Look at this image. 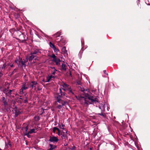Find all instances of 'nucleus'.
<instances>
[{
  "label": "nucleus",
  "instance_id": "obj_33",
  "mask_svg": "<svg viewBox=\"0 0 150 150\" xmlns=\"http://www.w3.org/2000/svg\"><path fill=\"white\" fill-rule=\"evenodd\" d=\"M12 91V90H10L9 91H8V93H7V95L6 96H9L11 94V92Z\"/></svg>",
  "mask_w": 150,
  "mask_h": 150
},
{
  "label": "nucleus",
  "instance_id": "obj_55",
  "mask_svg": "<svg viewBox=\"0 0 150 150\" xmlns=\"http://www.w3.org/2000/svg\"><path fill=\"white\" fill-rule=\"evenodd\" d=\"M22 36L23 37H24V36H25V35H23V34H22L20 35L19 36L20 37V36Z\"/></svg>",
  "mask_w": 150,
  "mask_h": 150
},
{
  "label": "nucleus",
  "instance_id": "obj_34",
  "mask_svg": "<svg viewBox=\"0 0 150 150\" xmlns=\"http://www.w3.org/2000/svg\"><path fill=\"white\" fill-rule=\"evenodd\" d=\"M95 98V96H94L93 95V96H91L90 95L89 97L88 98V99L89 100H90L91 99H93L94 98Z\"/></svg>",
  "mask_w": 150,
  "mask_h": 150
},
{
  "label": "nucleus",
  "instance_id": "obj_48",
  "mask_svg": "<svg viewBox=\"0 0 150 150\" xmlns=\"http://www.w3.org/2000/svg\"><path fill=\"white\" fill-rule=\"evenodd\" d=\"M13 110H14L15 112L17 110L16 106H15V107L13 108Z\"/></svg>",
  "mask_w": 150,
  "mask_h": 150
},
{
  "label": "nucleus",
  "instance_id": "obj_11",
  "mask_svg": "<svg viewBox=\"0 0 150 150\" xmlns=\"http://www.w3.org/2000/svg\"><path fill=\"white\" fill-rule=\"evenodd\" d=\"M67 92V93L71 95H74V91H72L71 89V88H69V89H68L66 91Z\"/></svg>",
  "mask_w": 150,
  "mask_h": 150
},
{
  "label": "nucleus",
  "instance_id": "obj_16",
  "mask_svg": "<svg viewBox=\"0 0 150 150\" xmlns=\"http://www.w3.org/2000/svg\"><path fill=\"white\" fill-rule=\"evenodd\" d=\"M100 106H99V108L101 110V111L103 112L104 110H105V107L104 106V104H101L100 105Z\"/></svg>",
  "mask_w": 150,
  "mask_h": 150
},
{
  "label": "nucleus",
  "instance_id": "obj_2",
  "mask_svg": "<svg viewBox=\"0 0 150 150\" xmlns=\"http://www.w3.org/2000/svg\"><path fill=\"white\" fill-rule=\"evenodd\" d=\"M51 57L53 58L52 61L55 63L57 65L59 66L60 65L61 60L59 58L57 57L54 54H53Z\"/></svg>",
  "mask_w": 150,
  "mask_h": 150
},
{
  "label": "nucleus",
  "instance_id": "obj_27",
  "mask_svg": "<svg viewBox=\"0 0 150 150\" xmlns=\"http://www.w3.org/2000/svg\"><path fill=\"white\" fill-rule=\"evenodd\" d=\"M62 51L64 53H66L67 52V50H66V48L65 47H64L62 48Z\"/></svg>",
  "mask_w": 150,
  "mask_h": 150
},
{
  "label": "nucleus",
  "instance_id": "obj_18",
  "mask_svg": "<svg viewBox=\"0 0 150 150\" xmlns=\"http://www.w3.org/2000/svg\"><path fill=\"white\" fill-rule=\"evenodd\" d=\"M49 146L50 147V148L49 149L50 150H53L57 147V146L55 145H53L52 144H50Z\"/></svg>",
  "mask_w": 150,
  "mask_h": 150
},
{
  "label": "nucleus",
  "instance_id": "obj_43",
  "mask_svg": "<svg viewBox=\"0 0 150 150\" xmlns=\"http://www.w3.org/2000/svg\"><path fill=\"white\" fill-rule=\"evenodd\" d=\"M79 85H81V83L80 81H78L76 82Z\"/></svg>",
  "mask_w": 150,
  "mask_h": 150
},
{
  "label": "nucleus",
  "instance_id": "obj_5",
  "mask_svg": "<svg viewBox=\"0 0 150 150\" xmlns=\"http://www.w3.org/2000/svg\"><path fill=\"white\" fill-rule=\"evenodd\" d=\"M38 84V83L36 81H32L28 85L29 87H30L33 88V87L36 88V86Z\"/></svg>",
  "mask_w": 150,
  "mask_h": 150
},
{
  "label": "nucleus",
  "instance_id": "obj_52",
  "mask_svg": "<svg viewBox=\"0 0 150 150\" xmlns=\"http://www.w3.org/2000/svg\"><path fill=\"white\" fill-rule=\"evenodd\" d=\"M50 68H51L52 70H53L54 69H55V67H50Z\"/></svg>",
  "mask_w": 150,
  "mask_h": 150
},
{
  "label": "nucleus",
  "instance_id": "obj_17",
  "mask_svg": "<svg viewBox=\"0 0 150 150\" xmlns=\"http://www.w3.org/2000/svg\"><path fill=\"white\" fill-rule=\"evenodd\" d=\"M140 2V0H137L136 3H137V5L138 6V7H137V8L138 9H139L141 8V5Z\"/></svg>",
  "mask_w": 150,
  "mask_h": 150
},
{
  "label": "nucleus",
  "instance_id": "obj_8",
  "mask_svg": "<svg viewBox=\"0 0 150 150\" xmlns=\"http://www.w3.org/2000/svg\"><path fill=\"white\" fill-rule=\"evenodd\" d=\"M91 102H89V104H96L98 103V100L97 98H95L93 99H91Z\"/></svg>",
  "mask_w": 150,
  "mask_h": 150
},
{
  "label": "nucleus",
  "instance_id": "obj_35",
  "mask_svg": "<svg viewBox=\"0 0 150 150\" xmlns=\"http://www.w3.org/2000/svg\"><path fill=\"white\" fill-rule=\"evenodd\" d=\"M84 103L87 104V105H88V103H89V102L88 101L86 100V99L85 98L84 99Z\"/></svg>",
  "mask_w": 150,
  "mask_h": 150
},
{
  "label": "nucleus",
  "instance_id": "obj_46",
  "mask_svg": "<svg viewBox=\"0 0 150 150\" xmlns=\"http://www.w3.org/2000/svg\"><path fill=\"white\" fill-rule=\"evenodd\" d=\"M8 66H10V67H13L14 66L13 65V64H9V63H8Z\"/></svg>",
  "mask_w": 150,
  "mask_h": 150
},
{
  "label": "nucleus",
  "instance_id": "obj_32",
  "mask_svg": "<svg viewBox=\"0 0 150 150\" xmlns=\"http://www.w3.org/2000/svg\"><path fill=\"white\" fill-rule=\"evenodd\" d=\"M59 127L62 129H64L65 128H64V127L65 126V125H64L62 124V125H59Z\"/></svg>",
  "mask_w": 150,
  "mask_h": 150
},
{
  "label": "nucleus",
  "instance_id": "obj_58",
  "mask_svg": "<svg viewBox=\"0 0 150 150\" xmlns=\"http://www.w3.org/2000/svg\"><path fill=\"white\" fill-rule=\"evenodd\" d=\"M85 91L84 89H83V90H82L81 91L83 92V93H84V91Z\"/></svg>",
  "mask_w": 150,
  "mask_h": 150
},
{
  "label": "nucleus",
  "instance_id": "obj_1",
  "mask_svg": "<svg viewBox=\"0 0 150 150\" xmlns=\"http://www.w3.org/2000/svg\"><path fill=\"white\" fill-rule=\"evenodd\" d=\"M26 61L24 60V59H23L20 57H19L18 58H17L16 59L14 62L16 63L19 67L23 68V66L24 67H26V65L25 64L28 60V59H27V58H26Z\"/></svg>",
  "mask_w": 150,
  "mask_h": 150
},
{
  "label": "nucleus",
  "instance_id": "obj_6",
  "mask_svg": "<svg viewBox=\"0 0 150 150\" xmlns=\"http://www.w3.org/2000/svg\"><path fill=\"white\" fill-rule=\"evenodd\" d=\"M28 84H26V83L23 84L21 88L20 89V92H21L22 94L23 93V91L28 88Z\"/></svg>",
  "mask_w": 150,
  "mask_h": 150
},
{
  "label": "nucleus",
  "instance_id": "obj_51",
  "mask_svg": "<svg viewBox=\"0 0 150 150\" xmlns=\"http://www.w3.org/2000/svg\"><path fill=\"white\" fill-rule=\"evenodd\" d=\"M76 97L78 100H81V98H80V97H79L78 98H77L76 96Z\"/></svg>",
  "mask_w": 150,
  "mask_h": 150
},
{
  "label": "nucleus",
  "instance_id": "obj_31",
  "mask_svg": "<svg viewBox=\"0 0 150 150\" xmlns=\"http://www.w3.org/2000/svg\"><path fill=\"white\" fill-rule=\"evenodd\" d=\"M35 129H31L28 132L29 133L31 134L33 133H35Z\"/></svg>",
  "mask_w": 150,
  "mask_h": 150
},
{
  "label": "nucleus",
  "instance_id": "obj_56",
  "mask_svg": "<svg viewBox=\"0 0 150 150\" xmlns=\"http://www.w3.org/2000/svg\"><path fill=\"white\" fill-rule=\"evenodd\" d=\"M2 75L3 74L1 73L0 72V76H2Z\"/></svg>",
  "mask_w": 150,
  "mask_h": 150
},
{
  "label": "nucleus",
  "instance_id": "obj_24",
  "mask_svg": "<svg viewBox=\"0 0 150 150\" xmlns=\"http://www.w3.org/2000/svg\"><path fill=\"white\" fill-rule=\"evenodd\" d=\"M83 95L85 97L87 98L88 99V98L90 96V95L88 93H84L83 94Z\"/></svg>",
  "mask_w": 150,
  "mask_h": 150
},
{
  "label": "nucleus",
  "instance_id": "obj_14",
  "mask_svg": "<svg viewBox=\"0 0 150 150\" xmlns=\"http://www.w3.org/2000/svg\"><path fill=\"white\" fill-rule=\"evenodd\" d=\"M63 96L62 94H60L59 93H57L55 97L56 99H61Z\"/></svg>",
  "mask_w": 150,
  "mask_h": 150
},
{
  "label": "nucleus",
  "instance_id": "obj_4",
  "mask_svg": "<svg viewBox=\"0 0 150 150\" xmlns=\"http://www.w3.org/2000/svg\"><path fill=\"white\" fill-rule=\"evenodd\" d=\"M59 140L57 137L53 136L52 137H50L49 141L52 142H57Z\"/></svg>",
  "mask_w": 150,
  "mask_h": 150
},
{
  "label": "nucleus",
  "instance_id": "obj_39",
  "mask_svg": "<svg viewBox=\"0 0 150 150\" xmlns=\"http://www.w3.org/2000/svg\"><path fill=\"white\" fill-rule=\"evenodd\" d=\"M17 69H14L13 71L12 72L11 74H13L17 72Z\"/></svg>",
  "mask_w": 150,
  "mask_h": 150
},
{
  "label": "nucleus",
  "instance_id": "obj_62",
  "mask_svg": "<svg viewBox=\"0 0 150 150\" xmlns=\"http://www.w3.org/2000/svg\"><path fill=\"white\" fill-rule=\"evenodd\" d=\"M0 150H2L0 148Z\"/></svg>",
  "mask_w": 150,
  "mask_h": 150
},
{
  "label": "nucleus",
  "instance_id": "obj_19",
  "mask_svg": "<svg viewBox=\"0 0 150 150\" xmlns=\"http://www.w3.org/2000/svg\"><path fill=\"white\" fill-rule=\"evenodd\" d=\"M8 64H6V63H4L3 65V66L1 68V70H4V69L6 67H7Z\"/></svg>",
  "mask_w": 150,
  "mask_h": 150
},
{
  "label": "nucleus",
  "instance_id": "obj_37",
  "mask_svg": "<svg viewBox=\"0 0 150 150\" xmlns=\"http://www.w3.org/2000/svg\"><path fill=\"white\" fill-rule=\"evenodd\" d=\"M58 93H59L60 94H62V95L64 96H66V97H67V96H66L65 94L66 93L64 92H63L62 91L61 92H59Z\"/></svg>",
  "mask_w": 150,
  "mask_h": 150
},
{
  "label": "nucleus",
  "instance_id": "obj_25",
  "mask_svg": "<svg viewBox=\"0 0 150 150\" xmlns=\"http://www.w3.org/2000/svg\"><path fill=\"white\" fill-rule=\"evenodd\" d=\"M8 90L7 89V88H4L3 90V92L4 93H5V95L6 96L7 95V92L8 91Z\"/></svg>",
  "mask_w": 150,
  "mask_h": 150
},
{
  "label": "nucleus",
  "instance_id": "obj_59",
  "mask_svg": "<svg viewBox=\"0 0 150 150\" xmlns=\"http://www.w3.org/2000/svg\"><path fill=\"white\" fill-rule=\"evenodd\" d=\"M75 148V146H73L72 147V150H73V149H74Z\"/></svg>",
  "mask_w": 150,
  "mask_h": 150
},
{
  "label": "nucleus",
  "instance_id": "obj_57",
  "mask_svg": "<svg viewBox=\"0 0 150 150\" xmlns=\"http://www.w3.org/2000/svg\"><path fill=\"white\" fill-rule=\"evenodd\" d=\"M8 144L10 146H11V144H10L9 142Z\"/></svg>",
  "mask_w": 150,
  "mask_h": 150
},
{
  "label": "nucleus",
  "instance_id": "obj_7",
  "mask_svg": "<svg viewBox=\"0 0 150 150\" xmlns=\"http://www.w3.org/2000/svg\"><path fill=\"white\" fill-rule=\"evenodd\" d=\"M66 133H65L64 132H62V133H61V135H62L61 137L62 139H64V138L65 139H68V137L67 136L68 131L66 130Z\"/></svg>",
  "mask_w": 150,
  "mask_h": 150
},
{
  "label": "nucleus",
  "instance_id": "obj_40",
  "mask_svg": "<svg viewBox=\"0 0 150 150\" xmlns=\"http://www.w3.org/2000/svg\"><path fill=\"white\" fill-rule=\"evenodd\" d=\"M28 129V127L27 125L25 128V131L26 132H27V131Z\"/></svg>",
  "mask_w": 150,
  "mask_h": 150
},
{
  "label": "nucleus",
  "instance_id": "obj_3",
  "mask_svg": "<svg viewBox=\"0 0 150 150\" xmlns=\"http://www.w3.org/2000/svg\"><path fill=\"white\" fill-rule=\"evenodd\" d=\"M67 42L64 37L62 36L60 37V41L58 43V45L59 47L64 45Z\"/></svg>",
  "mask_w": 150,
  "mask_h": 150
},
{
  "label": "nucleus",
  "instance_id": "obj_47",
  "mask_svg": "<svg viewBox=\"0 0 150 150\" xmlns=\"http://www.w3.org/2000/svg\"><path fill=\"white\" fill-rule=\"evenodd\" d=\"M53 75H50V76H49V77H50V78L51 79L52 78H53V79H54L55 78V77L54 76H52Z\"/></svg>",
  "mask_w": 150,
  "mask_h": 150
},
{
  "label": "nucleus",
  "instance_id": "obj_50",
  "mask_svg": "<svg viewBox=\"0 0 150 150\" xmlns=\"http://www.w3.org/2000/svg\"><path fill=\"white\" fill-rule=\"evenodd\" d=\"M104 73L107 75H108V74L106 73V71L105 70H103Z\"/></svg>",
  "mask_w": 150,
  "mask_h": 150
},
{
  "label": "nucleus",
  "instance_id": "obj_45",
  "mask_svg": "<svg viewBox=\"0 0 150 150\" xmlns=\"http://www.w3.org/2000/svg\"><path fill=\"white\" fill-rule=\"evenodd\" d=\"M24 103H28V101L27 100V97H26V99L24 100Z\"/></svg>",
  "mask_w": 150,
  "mask_h": 150
},
{
  "label": "nucleus",
  "instance_id": "obj_13",
  "mask_svg": "<svg viewBox=\"0 0 150 150\" xmlns=\"http://www.w3.org/2000/svg\"><path fill=\"white\" fill-rule=\"evenodd\" d=\"M2 102L4 104V105H7L8 104L6 102V100L5 99V98L4 97H2L1 98Z\"/></svg>",
  "mask_w": 150,
  "mask_h": 150
},
{
  "label": "nucleus",
  "instance_id": "obj_64",
  "mask_svg": "<svg viewBox=\"0 0 150 150\" xmlns=\"http://www.w3.org/2000/svg\"><path fill=\"white\" fill-rule=\"evenodd\" d=\"M70 75H71V74L70 73Z\"/></svg>",
  "mask_w": 150,
  "mask_h": 150
},
{
  "label": "nucleus",
  "instance_id": "obj_29",
  "mask_svg": "<svg viewBox=\"0 0 150 150\" xmlns=\"http://www.w3.org/2000/svg\"><path fill=\"white\" fill-rule=\"evenodd\" d=\"M97 114L98 115H100L101 116H102L103 117H105L106 116V115L105 114H103V112H102H102L100 113H98Z\"/></svg>",
  "mask_w": 150,
  "mask_h": 150
},
{
  "label": "nucleus",
  "instance_id": "obj_23",
  "mask_svg": "<svg viewBox=\"0 0 150 150\" xmlns=\"http://www.w3.org/2000/svg\"><path fill=\"white\" fill-rule=\"evenodd\" d=\"M57 71V70L56 69H54L53 70H51V73L53 75H54L55 72Z\"/></svg>",
  "mask_w": 150,
  "mask_h": 150
},
{
  "label": "nucleus",
  "instance_id": "obj_15",
  "mask_svg": "<svg viewBox=\"0 0 150 150\" xmlns=\"http://www.w3.org/2000/svg\"><path fill=\"white\" fill-rule=\"evenodd\" d=\"M40 52L38 50H36L34 51H32L31 52L30 54H38L39 53H40Z\"/></svg>",
  "mask_w": 150,
  "mask_h": 150
},
{
  "label": "nucleus",
  "instance_id": "obj_63",
  "mask_svg": "<svg viewBox=\"0 0 150 150\" xmlns=\"http://www.w3.org/2000/svg\"><path fill=\"white\" fill-rule=\"evenodd\" d=\"M0 150H2L0 148Z\"/></svg>",
  "mask_w": 150,
  "mask_h": 150
},
{
  "label": "nucleus",
  "instance_id": "obj_26",
  "mask_svg": "<svg viewBox=\"0 0 150 150\" xmlns=\"http://www.w3.org/2000/svg\"><path fill=\"white\" fill-rule=\"evenodd\" d=\"M49 45L50 47L53 49L55 47L54 45L51 42H49Z\"/></svg>",
  "mask_w": 150,
  "mask_h": 150
},
{
  "label": "nucleus",
  "instance_id": "obj_21",
  "mask_svg": "<svg viewBox=\"0 0 150 150\" xmlns=\"http://www.w3.org/2000/svg\"><path fill=\"white\" fill-rule=\"evenodd\" d=\"M15 117H17L19 115H20L21 112L17 110V111L15 112Z\"/></svg>",
  "mask_w": 150,
  "mask_h": 150
},
{
  "label": "nucleus",
  "instance_id": "obj_22",
  "mask_svg": "<svg viewBox=\"0 0 150 150\" xmlns=\"http://www.w3.org/2000/svg\"><path fill=\"white\" fill-rule=\"evenodd\" d=\"M66 64H62V69L65 71H66Z\"/></svg>",
  "mask_w": 150,
  "mask_h": 150
},
{
  "label": "nucleus",
  "instance_id": "obj_20",
  "mask_svg": "<svg viewBox=\"0 0 150 150\" xmlns=\"http://www.w3.org/2000/svg\"><path fill=\"white\" fill-rule=\"evenodd\" d=\"M31 55L29 57V58L28 59L29 61L30 62H31V61L35 57H36V56L33 55L31 54Z\"/></svg>",
  "mask_w": 150,
  "mask_h": 150
},
{
  "label": "nucleus",
  "instance_id": "obj_41",
  "mask_svg": "<svg viewBox=\"0 0 150 150\" xmlns=\"http://www.w3.org/2000/svg\"><path fill=\"white\" fill-rule=\"evenodd\" d=\"M62 105H57V108H58V109H61L62 108Z\"/></svg>",
  "mask_w": 150,
  "mask_h": 150
},
{
  "label": "nucleus",
  "instance_id": "obj_9",
  "mask_svg": "<svg viewBox=\"0 0 150 150\" xmlns=\"http://www.w3.org/2000/svg\"><path fill=\"white\" fill-rule=\"evenodd\" d=\"M62 86L64 88H63V90L64 91H66L67 90L69 89L71 87L69 86V85L65 83H63L62 84Z\"/></svg>",
  "mask_w": 150,
  "mask_h": 150
},
{
  "label": "nucleus",
  "instance_id": "obj_54",
  "mask_svg": "<svg viewBox=\"0 0 150 150\" xmlns=\"http://www.w3.org/2000/svg\"><path fill=\"white\" fill-rule=\"evenodd\" d=\"M62 91L61 89V88H59V92H62Z\"/></svg>",
  "mask_w": 150,
  "mask_h": 150
},
{
  "label": "nucleus",
  "instance_id": "obj_49",
  "mask_svg": "<svg viewBox=\"0 0 150 150\" xmlns=\"http://www.w3.org/2000/svg\"><path fill=\"white\" fill-rule=\"evenodd\" d=\"M58 135L59 136L61 135V133L60 132V130H59V131H58Z\"/></svg>",
  "mask_w": 150,
  "mask_h": 150
},
{
  "label": "nucleus",
  "instance_id": "obj_10",
  "mask_svg": "<svg viewBox=\"0 0 150 150\" xmlns=\"http://www.w3.org/2000/svg\"><path fill=\"white\" fill-rule=\"evenodd\" d=\"M56 100L59 103L61 104L62 106H64L67 103V101H64L61 99H56Z\"/></svg>",
  "mask_w": 150,
  "mask_h": 150
},
{
  "label": "nucleus",
  "instance_id": "obj_44",
  "mask_svg": "<svg viewBox=\"0 0 150 150\" xmlns=\"http://www.w3.org/2000/svg\"><path fill=\"white\" fill-rule=\"evenodd\" d=\"M35 119H36L38 120H39L40 119V118L39 116H35Z\"/></svg>",
  "mask_w": 150,
  "mask_h": 150
},
{
  "label": "nucleus",
  "instance_id": "obj_36",
  "mask_svg": "<svg viewBox=\"0 0 150 150\" xmlns=\"http://www.w3.org/2000/svg\"><path fill=\"white\" fill-rule=\"evenodd\" d=\"M55 38L56 41L57 42V43L60 41V39H59V37Z\"/></svg>",
  "mask_w": 150,
  "mask_h": 150
},
{
  "label": "nucleus",
  "instance_id": "obj_60",
  "mask_svg": "<svg viewBox=\"0 0 150 150\" xmlns=\"http://www.w3.org/2000/svg\"><path fill=\"white\" fill-rule=\"evenodd\" d=\"M69 141H70L71 140V139H69Z\"/></svg>",
  "mask_w": 150,
  "mask_h": 150
},
{
  "label": "nucleus",
  "instance_id": "obj_61",
  "mask_svg": "<svg viewBox=\"0 0 150 150\" xmlns=\"http://www.w3.org/2000/svg\"><path fill=\"white\" fill-rule=\"evenodd\" d=\"M20 99H23V98H20Z\"/></svg>",
  "mask_w": 150,
  "mask_h": 150
},
{
  "label": "nucleus",
  "instance_id": "obj_30",
  "mask_svg": "<svg viewBox=\"0 0 150 150\" xmlns=\"http://www.w3.org/2000/svg\"><path fill=\"white\" fill-rule=\"evenodd\" d=\"M53 49L54 52H59V50L57 48L55 47L53 48Z\"/></svg>",
  "mask_w": 150,
  "mask_h": 150
},
{
  "label": "nucleus",
  "instance_id": "obj_12",
  "mask_svg": "<svg viewBox=\"0 0 150 150\" xmlns=\"http://www.w3.org/2000/svg\"><path fill=\"white\" fill-rule=\"evenodd\" d=\"M61 33V31H58L57 33L54 34L53 35V36L54 37V38L56 37H59Z\"/></svg>",
  "mask_w": 150,
  "mask_h": 150
},
{
  "label": "nucleus",
  "instance_id": "obj_53",
  "mask_svg": "<svg viewBox=\"0 0 150 150\" xmlns=\"http://www.w3.org/2000/svg\"><path fill=\"white\" fill-rule=\"evenodd\" d=\"M80 98H81V99L82 98H83L84 99L85 98L84 97V96L83 97V96H80Z\"/></svg>",
  "mask_w": 150,
  "mask_h": 150
},
{
  "label": "nucleus",
  "instance_id": "obj_28",
  "mask_svg": "<svg viewBox=\"0 0 150 150\" xmlns=\"http://www.w3.org/2000/svg\"><path fill=\"white\" fill-rule=\"evenodd\" d=\"M52 130L53 132L54 133L56 130L59 131V129L56 127H54L53 128Z\"/></svg>",
  "mask_w": 150,
  "mask_h": 150
},
{
  "label": "nucleus",
  "instance_id": "obj_38",
  "mask_svg": "<svg viewBox=\"0 0 150 150\" xmlns=\"http://www.w3.org/2000/svg\"><path fill=\"white\" fill-rule=\"evenodd\" d=\"M51 79L50 78V77H49V76L47 77V82H49L50 80V79Z\"/></svg>",
  "mask_w": 150,
  "mask_h": 150
},
{
  "label": "nucleus",
  "instance_id": "obj_42",
  "mask_svg": "<svg viewBox=\"0 0 150 150\" xmlns=\"http://www.w3.org/2000/svg\"><path fill=\"white\" fill-rule=\"evenodd\" d=\"M30 133H29V132H28H28H26L25 134V135H26V136H27V137H30V135H29V134Z\"/></svg>",
  "mask_w": 150,
  "mask_h": 150
}]
</instances>
